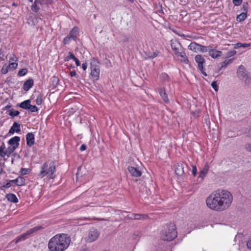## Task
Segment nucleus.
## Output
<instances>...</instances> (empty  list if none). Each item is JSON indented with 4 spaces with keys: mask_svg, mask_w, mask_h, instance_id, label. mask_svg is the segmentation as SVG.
Wrapping results in <instances>:
<instances>
[{
    "mask_svg": "<svg viewBox=\"0 0 251 251\" xmlns=\"http://www.w3.org/2000/svg\"><path fill=\"white\" fill-rule=\"evenodd\" d=\"M233 201V196L226 190L218 189L213 191L206 199V204L211 210L222 212L227 210Z\"/></svg>",
    "mask_w": 251,
    "mask_h": 251,
    "instance_id": "nucleus-1",
    "label": "nucleus"
},
{
    "mask_svg": "<svg viewBox=\"0 0 251 251\" xmlns=\"http://www.w3.org/2000/svg\"><path fill=\"white\" fill-rule=\"evenodd\" d=\"M71 238L66 234H57L50 239L48 243L50 251H65L69 247Z\"/></svg>",
    "mask_w": 251,
    "mask_h": 251,
    "instance_id": "nucleus-2",
    "label": "nucleus"
},
{
    "mask_svg": "<svg viewBox=\"0 0 251 251\" xmlns=\"http://www.w3.org/2000/svg\"><path fill=\"white\" fill-rule=\"evenodd\" d=\"M55 168V163L54 161H46L41 167V170L38 174V176L41 178L47 176L49 178L53 179L55 177L54 175Z\"/></svg>",
    "mask_w": 251,
    "mask_h": 251,
    "instance_id": "nucleus-3",
    "label": "nucleus"
},
{
    "mask_svg": "<svg viewBox=\"0 0 251 251\" xmlns=\"http://www.w3.org/2000/svg\"><path fill=\"white\" fill-rule=\"evenodd\" d=\"M175 225L172 223L166 225L162 231L161 238L164 241H171L177 237Z\"/></svg>",
    "mask_w": 251,
    "mask_h": 251,
    "instance_id": "nucleus-4",
    "label": "nucleus"
},
{
    "mask_svg": "<svg viewBox=\"0 0 251 251\" xmlns=\"http://www.w3.org/2000/svg\"><path fill=\"white\" fill-rule=\"evenodd\" d=\"M99 64V62L95 58L93 57L91 59L90 63V78L94 81L98 80L100 77V70Z\"/></svg>",
    "mask_w": 251,
    "mask_h": 251,
    "instance_id": "nucleus-5",
    "label": "nucleus"
},
{
    "mask_svg": "<svg viewBox=\"0 0 251 251\" xmlns=\"http://www.w3.org/2000/svg\"><path fill=\"white\" fill-rule=\"evenodd\" d=\"M43 228V227L40 226H34V227L28 230L26 232L24 233V234L18 236L16 238L15 242L17 243L20 241H24L25 239L28 238L30 237V236L33 234L34 233Z\"/></svg>",
    "mask_w": 251,
    "mask_h": 251,
    "instance_id": "nucleus-6",
    "label": "nucleus"
},
{
    "mask_svg": "<svg viewBox=\"0 0 251 251\" xmlns=\"http://www.w3.org/2000/svg\"><path fill=\"white\" fill-rule=\"evenodd\" d=\"M56 0H34V2L31 6V9L35 13L38 12L40 9V5L51 4Z\"/></svg>",
    "mask_w": 251,
    "mask_h": 251,
    "instance_id": "nucleus-7",
    "label": "nucleus"
},
{
    "mask_svg": "<svg viewBox=\"0 0 251 251\" xmlns=\"http://www.w3.org/2000/svg\"><path fill=\"white\" fill-rule=\"evenodd\" d=\"M237 75L239 78L244 81L246 83L249 84L251 82V78L248 76L244 67L240 65L237 70Z\"/></svg>",
    "mask_w": 251,
    "mask_h": 251,
    "instance_id": "nucleus-8",
    "label": "nucleus"
},
{
    "mask_svg": "<svg viewBox=\"0 0 251 251\" xmlns=\"http://www.w3.org/2000/svg\"><path fill=\"white\" fill-rule=\"evenodd\" d=\"M188 49L194 52H206L208 51V47L203 46L196 42H192L188 47Z\"/></svg>",
    "mask_w": 251,
    "mask_h": 251,
    "instance_id": "nucleus-9",
    "label": "nucleus"
},
{
    "mask_svg": "<svg viewBox=\"0 0 251 251\" xmlns=\"http://www.w3.org/2000/svg\"><path fill=\"white\" fill-rule=\"evenodd\" d=\"M195 61L198 64V68L201 74L206 76H207L206 72L204 71V65L205 63L204 58L201 54H197L195 56Z\"/></svg>",
    "mask_w": 251,
    "mask_h": 251,
    "instance_id": "nucleus-10",
    "label": "nucleus"
},
{
    "mask_svg": "<svg viewBox=\"0 0 251 251\" xmlns=\"http://www.w3.org/2000/svg\"><path fill=\"white\" fill-rule=\"evenodd\" d=\"M100 235V233L98 230L95 228H92L90 229L86 240L88 242H92L96 241Z\"/></svg>",
    "mask_w": 251,
    "mask_h": 251,
    "instance_id": "nucleus-11",
    "label": "nucleus"
},
{
    "mask_svg": "<svg viewBox=\"0 0 251 251\" xmlns=\"http://www.w3.org/2000/svg\"><path fill=\"white\" fill-rule=\"evenodd\" d=\"M171 46L174 53L176 55L179 54L181 52L180 50H182V47L180 43L176 41H171Z\"/></svg>",
    "mask_w": 251,
    "mask_h": 251,
    "instance_id": "nucleus-12",
    "label": "nucleus"
},
{
    "mask_svg": "<svg viewBox=\"0 0 251 251\" xmlns=\"http://www.w3.org/2000/svg\"><path fill=\"white\" fill-rule=\"evenodd\" d=\"M208 54L213 58H216L220 57L222 55V52L220 50L213 49L212 47L208 46Z\"/></svg>",
    "mask_w": 251,
    "mask_h": 251,
    "instance_id": "nucleus-13",
    "label": "nucleus"
},
{
    "mask_svg": "<svg viewBox=\"0 0 251 251\" xmlns=\"http://www.w3.org/2000/svg\"><path fill=\"white\" fill-rule=\"evenodd\" d=\"M127 170L132 176L139 177L142 175L141 171L137 168L133 166H128Z\"/></svg>",
    "mask_w": 251,
    "mask_h": 251,
    "instance_id": "nucleus-14",
    "label": "nucleus"
},
{
    "mask_svg": "<svg viewBox=\"0 0 251 251\" xmlns=\"http://www.w3.org/2000/svg\"><path fill=\"white\" fill-rule=\"evenodd\" d=\"M157 91L164 102L165 103H168L169 102V100L166 93L165 88L164 87L158 88Z\"/></svg>",
    "mask_w": 251,
    "mask_h": 251,
    "instance_id": "nucleus-15",
    "label": "nucleus"
},
{
    "mask_svg": "<svg viewBox=\"0 0 251 251\" xmlns=\"http://www.w3.org/2000/svg\"><path fill=\"white\" fill-rule=\"evenodd\" d=\"M26 145L27 146L30 147L35 143L34 135L32 132L28 133L26 135Z\"/></svg>",
    "mask_w": 251,
    "mask_h": 251,
    "instance_id": "nucleus-16",
    "label": "nucleus"
},
{
    "mask_svg": "<svg viewBox=\"0 0 251 251\" xmlns=\"http://www.w3.org/2000/svg\"><path fill=\"white\" fill-rule=\"evenodd\" d=\"M79 29L77 26L74 27L70 31L69 35L72 39L76 41L77 39V37L79 35Z\"/></svg>",
    "mask_w": 251,
    "mask_h": 251,
    "instance_id": "nucleus-17",
    "label": "nucleus"
},
{
    "mask_svg": "<svg viewBox=\"0 0 251 251\" xmlns=\"http://www.w3.org/2000/svg\"><path fill=\"white\" fill-rule=\"evenodd\" d=\"M21 131V125L17 122H14L9 130V133L13 134L14 132L19 133Z\"/></svg>",
    "mask_w": 251,
    "mask_h": 251,
    "instance_id": "nucleus-18",
    "label": "nucleus"
},
{
    "mask_svg": "<svg viewBox=\"0 0 251 251\" xmlns=\"http://www.w3.org/2000/svg\"><path fill=\"white\" fill-rule=\"evenodd\" d=\"M20 141V137L14 136L8 140V143L9 145L15 147L16 148H17L19 145Z\"/></svg>",
    "mask_w": 251,
    "mask_h": 251,
    "instance_id": "nucleus-19",
    "label": "nucleus"
},
{
    "mask_svg": "<svg viewBox=\"0 0 251 251\" xmlns=\"http://www.w3.org/2000/svg\"><path fill=\"white\" fill-rule=\"evenodd\" d=\"M34 85V81L33 79L32 78H29L27 80H26L23 86V89L25 91H28L32 87V86Z\"/></svg>",
    "mask_w": 251,
    "mask_h": 251,
    "instance_id": "nucleus-20",
    "label": "nucleus"
},
{
    "mask_svg": "<svg viewBox=\"0 0 251 251\" xmlns=\"http://www.w3.org/2000/svg\"><path fill=\"white\" fill-rule=\"evenodd\" d=\"M209 169V167L208 164L206 163L202 169L200 171L199 175V177L201 178V180L203 179V178L206 176L208 170Z\"/></svg>",
    "mask_w": 251,
    "mask_h": 251,
    "instance_id": "nucleus-21",
    "label": "nucleus"
},
{
    "mask_svg": "<svg viewBox=\"0 0 251 251\" xmlns=\"http://www.w3.org/2000/svg\"><path fill=\"white\" fill-rule=\"evenodd\" d=\"M5 198L8 201L11 202L16 203L18 202V199L17 196L13 193L7 194L5 196Z\"/></svg>",
    "mask_w": 251,
    "mask_h": 251,
    "instance_id": "nucleus-22",
    "label": "nucleus"
},
{
    "mask_svg": "<svg viewBox=\"0 0 251 251\" xmlns=\"http://www.w3.org/2000/svg\"><path fill=\"white\" fill-rule=\"evenodd\" d=\"M175 173L176 175L181 176L184 173L183 165L181 163H177L175 167Z\"/></svg>",
    "mask_w": 251,
    "mask_h": 251,
    "instance_id": "nucleus-23",
    "label": "nucleus"
},
{
    "mask_svg": "<svg viewBox=\"0 0 251 251\" xmlns=\"http://www.w3.org/2000/svg\"><path fill=\"white\" fill-rule=\"evenodd\" d=\"M159 79L161 83H166L171 81L169 76L165 73H161L159 75Z\"/></svg>",
    "mask_w": 251,
    "mask_h": 251,
    "instance_id": "nucleus-24",
    "label": "nucleus"
},
{
    "mask_svg": "<svg viewBox=\"0 0 251 251\" xmlns=\"http://www.w3.org/2000/svg\"><path fill=\"white\" fill-rule=\"evenodd\" d=\"M177 57H180L181 58L180 59V61L186 64H188L189 62V60L187 57L184 51L180 52L179 54L176 55Z\"/></svg>",
    "mask_w": 251,
    "mask_h": 251,
    "instance_id": "nucleus-25",
    "label": "nucleus"
},
{
    "mask_svg": "<svg viewBox=\"0 0 251 251\" xmlns=\"http://www.w3.org/2000/svg\"><path fill=\"white\" fill-rule=\"evenodd\" d=\"M31 101L30 100H25L20 103L17 104V106L24 109H28L30 106Z\"/></svg>",
    "mask_w": 251,
    "mask_h": 251,
    "instance_id": "nucleus-26",
    "label": "nucleus"
},
{
    "mask_svg": "<svg viewBox=\"0 0 251 251\" xmlns=\"http://www.w3.org/2000/svg\"><path fill=\"white\" fill-rule=\"evenodd\" d=\"M59 82V78L55 76H53L50 78V83L54 88L57 87Z\"/></svg>",
    "mask_w": 251,
    "mask_h": 251,
    "instance_id": "nucleus-27",
    "label": "nucleus"
},
{
    "mask_svg": "<svg viewBox=\"0 0 251 251\" xmlns=\"http://www.w3.org/2000/svg\"><path fill=\"white\" fill-rule=\"evenodd\" d=\"M247 17V13L246 12H242L236 17V20L238 22H241L244 21Z\"/></svg>",
    "mask_w": 251,
    "mask_h": 251,
    "instance_id": "nucleus-28",
    "label": "nucleus"
},
{
    "mask_svg": "<svg viewBox=\"0 0 251 251\" xmlns=\"http://www.w3.org/2000/svg\"><path fill=\"white\" fill-rule=\"evenodd\" d=\"M133 216L135 220H145L148 218L147 214H134Z\"/></svg>",
    "mask_w": 251,
    "mask_h": 251,
    "instance_id": "nucleus-29",
    "label": "nucleus"
},
{
    "mask_svg": "<svg viewBox=\"0 0 251 251\" xmlns=\"http://www.w3.org/2000/svg\"><path fill=\"white\" fill-rule=\"evenodd\" d=\"M233 59L234 58H231L222 62L221 63V67L219 69V71H220L223 68H226L228 65L231 64L232 62Z\"/></svg>",
    "mask_w": 251,
    "mask_h": 251,
    "instance_id": "nucleus-30",
    "label": "nucleus"
},
{
    "mask_svg": "<svg viewBox=\"0 0 251 251\" xmlns=\"http://www.w3.org/2000/svg\"><path fill=\"white\" fill-rule=\"evenodd\" d=\"M15 147L9 145V146L5 150L6 154L7 156H9L16 149Z\"/></svg>",
    "mask_w": 251,
    "mask_h": 251,
    "instance_id": "nucleus-31",
    "label": "nucleus"
},
{
    "mask_svg": "<svg viewBox=\"0 0 251 251\" xmlns=\"http://www.w3.org/2000/svg\"><path fill=\"white\" fill-rule=\"evenodd\" d=\"M5 149V145L4 143H3L2 145L0 146V156L1 157H4L6 155V151Z\"/></svg>",
    "mask_w": 251,
    "mask_h": 251,
    "instance_id": "nucleus-32",
    "label": "nucleus"
},
{
    "mask_svg": "<svg viewBox=\"0 0 251 251\" xmlns=\"http://www.w3.org/2000/svg\"><path fill=\"white\" fill-rule=\"evenodd\" d=\"M18 184H17V186H24L25 184V179L24 177L19 176L18 177Z\"/></svg>",
    "mask_w": 251,
    "mask_h": 251,
    "instance_id": "nucleus-33",
    "label": "nucleus"
},
{
    "mask_svg": "<svg viewBox=\"0 0 251 251\" xmlns=\"http://www.w3.org/2000/svg\"><path fill=\"white\" fill-rule=\"evenodd\" d=\"M28 72V70L26 68H23L19 70L18 73V75L20 76L25 75Z\"/></svg>",
    "mask_w": 251,
    "mask_h": 251,
    "instance_id": "nucleus-34",
    "label": "nucleus"
},
{
    "mask_svg": "<svg viewBox=\"0 0 251 251\" xmlns=\"http://www.w3.org/2000/svg\"><path fill=\"white\" fill-rule=\"evenodd\" d=\"M43 95L41 94H39L37 97L36 100V103L37 105H39L43 102Z\"/></svg>",
    "mask_w": 251,
    "mask_h": 251,
    "instance_id": "nucleus-35",
    "label": "nucleus"
},
{
    "mask_svg": "<svg viewBox=\"0 0 251 251\" xmlns=\"http://www.w3.org/2000/svg\"><path fill=\"white\" fill-rule=\"evenodd\" d=\"M75 57L73 54V53L72 52L70 51L69 52V55L64 58V61H68L69 60L71 59L74 60L75 59Z\"/></svg>",
    "mask_w": 251,
    "mask_h": 251,
    "instance_id": "nucleus-36",
    "label": "nucleus"
},
{
    "mask_svg": "<svg viewBox=\"0 0 251 251\" xmlns=\"http://www.w3.org/2000/svg\"><path fill=\"white\" fill-rule=\"evenodd\" d=\"M20 114V112L17 110H15L14 109H12L10 110L9 115L13 117H16L18 116Z\"/></svg>",
    "mask_w": 251,
    "mask_h": 251,
    "instance_id": "nucleus-37",
    "label": "nucleus"
},
{
    "mask_svg": "<svg viewBox=\"0 0 251 251\" xmlns=\"http://www.w3.org/2000/svg\"><path fill=\"white\" fill-rule=\"evenodd\" d=\"M72 40V37H71L70 35L68 34L66 37H65L63 39V43L64 45L69 44Z\"/></svg>",
    "mask_w": 251,
    "mask_h": 251,
    "instance_id": "nucleus-38",
    "label": "nucleus"
},
{
    "mask_svg": "<svg viewBox=\"0 0 251 251\" xmlns=\"http://www.w3.org/2000/svg\"><path fill=\"white\" fill-rule=\"evenodd\" d=\"M30 172L29 169L26 168H21L20 170V173L22 175H25L28 174Z\"/></svg>",
    "mask_w": 251,
    "mask_h": 251,
    "instance_id": "nucleus-39",
    "label": "nucleus"
},
{
    "mask_svg": "<svg viewBox=\"0 0 251 251\" xmlns=\"http://www.w3.org/2000/svg\"><path fill=\"white\" fill-rule=\"evenodd\" d=\"M28 109L31 112H35L38 111V108L36 105H32L31 104Z\"/></svg>",
    "mask_w": 251,
    "mask_h": 251,
    "instance_id": "nucleus-40",
    "label": "nucleus"
},
{
    "mask_svg": "<svg viewBox=\"0 0 251 251\" xmlns=\"http://www.w3.org/2000/svg\"><path fill=\"white\" fill-rule=\"evenodd\" d=\"M248 9H249V5H248V3L244 2L242 5V9L244 11L243 12H246L247 13V12L248 11Z\"/></svg>",
    "mask_w": 251,
    "mask_h": 251,
    "instance_id": "nucleus-41",
    "label": "nucleus"
},
{
    "mask_svg": "<svg viewBox=\"0 0 251 251\" xmlns=\"http://www.w3.org/2000/svg\"><path fill=\"white\" fill-rule=\"evenodd\" d=\"M236 53V51L235 50L229 51L226 52V57H230L234 56Z\"/></svg>",
    "mask_w": 251,
    "mask_h": 251,
    "instance_id": "nucleus-42",
    "label": "nucleus"
},
{
    "mask_svg": "<svg viewBox=\"0 0 251 251\" xmlns=\"http://www.w3.org/2000/svg\"><path fill=\"white\" fill-rule=\"evenodd\" d=\"M245 149L246 151L251 152V143H247L245 145Z\"/></svg>",
    "mask_w": 251,
    "mask_h": 251,
    "instance_id": "nucleus-43",
    "label": "nucleus"
},
{
    "mask_svg": "<svg viewBox=\"0 0 251 251\" xmlns=\"http://www.w3.org/2000/svg\"><path fill=\"white\" fill-rule=\"evenodd\" d=\"M211 87L214 89V90L216 92L218 90V86L217 84V82L216 81H214L211 83Z\"/></svg>",
    "mask_w": 251,
    "mask_h": 251,
    "instance_id": "nucleus-44",
    "label": "nucleus"
},
{
    "mask_svg": "<svg viewBox=\"0 0 251 251\" xmlns=\"http://www.w3.org/2000/svg\"><path fill=\"white\" fill-rule=\"evenodd\" d=\"M234 6H238L242 3V0H232Z\"/></svg>",
    "mask_w": 251,
    "mask_h": 251,
    "instance_id": "nucleus-45",
    "label": "nucleus"
},
{
    "mask_svg": "<svg viewBox=\"0 0 251 251\" xmlns=\"http://www.w3.org/2000/svg\"><path fill=\"white\" fill-rule=\"evenodd\" d=\"M192 174L194 176H196L197 174V169L195 165L192 166Z\"/></svg>",
    "mask_w": 251,
    "mask_h": 251,
    "instance_id": "nucleus-46",
    "label": "nucleus"
},
{
    "mask_svg": "<svg viewBox=\"0 0 251 251\" xmlns=\"http://www.w3.org/2000/svg\"><path fill=\"white\" fill-rule=\"evenodd\" d=\"M8 71V67H4L3 66L1 70V73L2 74H6Z\"/></svg>",
    "mask_w": 251,
    "mask_h": 251,
    "instance_id": "nucleus-47",
    "label": "nucleus"
},
{
    "mask_svg": "<svg viewBox=\"0 0 251 251\" xmlns=\"http://www.w3.org/2000/svg\"><path fill=\"white\" fill-rule=\"evenodd\" d=\"M11 182L10 181V180H9L6 184L2 185V187H4V188H9L11 186Z\"/></svg>",
    "mask_w": 251,
    "mask_h": 251,
    "instance_id": "nucleus-48",
    "label": "nucleus"
},
{
    "mask_svg": "<svg viewBox=\"0 0 251 251\" xmlns=\"http://www.w3.org/2000/svg\"><path fill=\"white\" fill-rule=\"evenodd\" d=\"M173 31L174 32H175L180 37H190V36L188 35H185V34H183V33H178L177 32H176L175 31L173 30Z\"/></svg>",
    "mask_w": 251,
    "mask_h": 251,
    "instance_id": "nucleus-49",
    "label": "nucleus"
},
{
    "mask_svg": "<svg viewBox=\"0 0 251 251\" xmlns=\"http://www.w3.org/2000/svg\"><path fill=\"white\" fill-rule=\"evenodd\" d=\"M86 148H87V146H86V145H85V144H82V145L80 146V149H80V151H84L86 150Z\"/></svg>",
    "mask_w": 251,
    "mask_h": 251,
    "instance_id": "nucleus-50",
    "label": "nucleus"
},
{
    "mask_svg": "<svg viewBox=\"0 0 251 251\" xmlns=\"http://www.w3.org/2000/svg\"><path fill=\"white\" fill-rule=\"evenodd\" d=\"M251 43H241V47L247 48L250 47Z\"/></svg>",
    "mask_w": 251,
    "mask_h": 251,
    "instance_id": "nucleus-51",
    "label": "nucleus"
},
{
    "mask_svg": "<svg viewBox=\"0 0 251 251\" xmlns=\"http://www.w3.org/2000/svg\"><path fill=\"white\" fill-rule=\"evenodd\" d=\"M74 60L75 61V64L77 66H79L80 65V61L76 57H75V59H74Z\"/></svg>",
    "mask_w": 251,
    "mask_h": 251,
    "instance_id": "nucleus-52",
    "label": "nucleus"
},
{
    "mask_svg": "<svg viewBox=\"0 0 251 251\" xmlns=\"http://www.w3.org/2000/svg\"><path fill=\"white\" fill-rule=\"evenodd\" d=\"M234 49H238L241 48V43H237L234 45Z\"/></svg>",
    "mask_w": 251,
    "mask_h": 251,
    "instance_id": "nucleus-53",
    "label": "nucleus"
},
{
    "mask_svg": "<svg viewBox=\"0 0 251 251\" xmlns=\"http://www.w3.org/2000/svg\"><path fill=\"white\" fill-rule=\"evenodd\" d=\"M70 74L71 76H77L76 73L75 71H71Z\"/></svg>",
    "mask_w": 251,
    "mask_h": 251,
    "instance_id": "nucleus-54",
    "label": "nucleus"
},
{
    "mask_svg": "<svg viewBox=\"0 0 251 251\" xmlns=\"http://www.w3.org/2000/svg\"><path fill=\"white\" fill-rule=\"evenodd\" d=\"M87 68V63H83L82 64V68L84 71L86 70Z\"/></svg>",
    "mask_w": 251,
    "mask_h": 251,
    "instance_id": "nucleus-55",
    "label": "nucleus"
},
{
    "mask_svg": "<svg viewBox=\"0 0 251 251\" xmlns=\"http://www.w3.org/2000/svg\"><path fill=\"white\" fill-rule=\"evenodd\" d=\"M247 245L248 248L251 250V239L247 242Z\"/></svg>",
    "mask_w": 251,
    "mask_h": 251,
    "instance_id": "nucleus-56",
    "label": "nucleus"
},
{
    "mask_svg": "<svg viewBox=\"0 0 251 251\" xmlns=\"http://www.w3.org/2000/svg\"><path fill=\"white\" fill-rule=\"evenodd\" d=\"M9 65L10 66H12V67L13 68H16L18 65L17 63H11Z\"/></svg>",
    "mask_w": 251,
    "mask_h": 251,
    "instance_id": "nucleus-57",
    "label": "nucleus"
},
{
    "mask_svg": "<svg viewBox=\"0 0 251 251\" xmlns=\"http://www.w3.org/2000/svg\"><path fill=\"white\" fill-rule=\"evenodd\" d=\"M10 181L11 182L15 183L17 185V184H18V178H17L15 179L10 180Z\"/></svg>",
    "mask_w": 251,
    "mask_h": 251,
    "instance_id": "nucleus-58",
    "label": "nucleus"
},
{
    "mask_svg": "<svg viewBox=\"0 0 251 251\" xmlns=\"http://www.w3.org/2000/svg\"><path fill=\"white\" fill-rule=\"evenodd\" d=\"M11 106L10 105H6V106H5V107L3 108V109L4 110H7V109H9V108L11 107Z\"/></svg>",
    "mask_w": 251,
    "mask_h": 251,
    "instance_id": "nucleus-59",
    "label": "nucleus"
},
{
    "mask_svg": "<svg viewBox=\"0 0 251 251\" xmlns=\"http://www.w3.org/2000/svg\"><path fill=\"white\" fill-rule=\"evenodd\" d=\"M13 155L14 157H17L18 158H20V156L19 154L17 153H15L13 154Z\"/></svg>",
    "mask_w": 251,
    "mask_h": 251,
    "instance_id": "nucleus-60",
    "label": "nucleus"
},
{
    "mask_svg": "<svg viewBox=\"0 0 251 251\" xmlns=\"http://www.w3.org/2000/svg\"><path fill=\"white\" fill-rule=\"evenodd\" d=\"M79 168H78L77 169V172L76 173V177L78 178V176H79V173H78V171H79Z\"/></svg>",
    "mask_w": 251,
    "mask_h": 251,
    "instance_id": "nucleus-61",
    "label": "nucleus"
},
{
    "mask_svg": "<svg viewBox=\"0 0 251 251\" xmlns=\"http://www.w3.org/2000/svg\"><path fill=\"white\" fill-rule=\"evenodd\" d=\"M12 5V6H17V4L16 3H15V2H13Z\"/></svg>",
    "mask_w": 251,
    "mask_h": 251,
    "instance_id": "nucleus-62",
    "label": "nucleus"
},
{
    "mask_svg": "<svg viewBox=\"0 0 251 251\" xmlns=\"http://www.w3.org/2000/svg\"><path fill=\"white\" fill-rule=\"evenodd\" d=\"M3 188H4V187H2V186H1L0 187V189L1 190H2V189H3Z\"/></svg>",
    "mask_w": 251,
    "mask_h": 251,
    "instance_id": "nucleus-63",
    "label": "nucleus"
},
{
    "mask_svg": "<svg viewBox=\"0 0 251 251\" xmlns=\"http://www.w3.org/2000/svg\"><path fill=\"white\" fill-rule=\"evenodd\" d=\"M29 2H32L33 0H28Z\"/></svg>",
    "mask_w": 251,
    "mask_h": 251,
    "instance_id": "nucleus-64",
    "label": "nucleus"
}]
</instances>
